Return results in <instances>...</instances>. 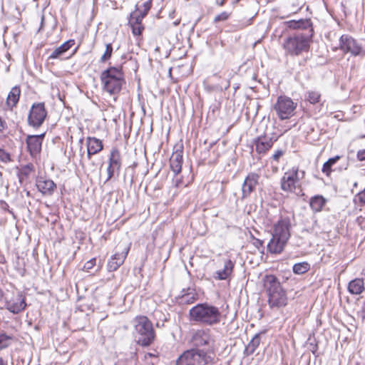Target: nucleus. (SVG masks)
Here are the masks:
<instances>
[{"mask_svg":"<svg viewBox=\"0 0 365 365\" xmlns=\"http://www.w3.org/2000/svg\"><path fill=\"white\" fill-rule=\"evenodd\" d=\"M86 145L87 158L88 160H91L93 155L98 153L103 148L102 141L95 137H88L86 138Z\"/></svg>","mask_w":365,"mask_h":365,"instance_id":"6ab92c4d","label":"nucleus"},{"mask_svg":"<svg viewBox=\"0 0 365 365\" xmlns=\"http://www.w3.org/2000/svg\"><path fill=\"white\" fill-rule=\"evenodd\" d=\"M129 24L132 28V32L135 36H140L143 29V26L141 24H133V21H130Z\"/></svg>","mask_w":365,"mask_h":365,"instance_id":"c9c22d12","label":"nucleus"},{"mask_svg":"<svg viewBox=\"0 0 365 365\" xmlns=\"http://www.w3.org/2000/svg\"><path fill=\"white\" fill-rule=\"evenodd\" d=\"M310 269V264L308 262H303L297 263L293 266V272L297 274L306 273Z\"/></svg>","mask_w":365,"mask_h":365,"instance_id":"c756f323","label":"nucleus"},{"mask_svg":"<svg viewBox=\"0 0 365 365\" xmlns=\"http://www.w3.org/2000/svg\"><path fill=\"white\" fill-rule=\"evenodd\" d=\"M252 244L255 247H256L258 250H260V248H264V242L261 240L257 239L252 236Z\"/></svg>","mask_w":365,"mask_h":365,"instance_id":"37998d69","label":"nucleus"},{"mask_svg":"<svg viewBox=\"0 0 365 365\" xmlns=\"http://www.w3.org/2000/svg\"><path fill=\"white\" fill-rule=\"evenodd\" d=\"M354 201L355 203L359 202L361 205H365V188L354 196Z\"/></svg>","mask_w":365,"mask_h":365,"instance_id":"4c0bfd02","label":"nucleus"},{"mask_svg":"<svg viewBox=\"0 0 365 365\" xmlns=\"http://www.w3.org/2000/svg\"><path fill=\"white\" fill-rule=\"evenodd\" d=\"M0 365H8L7 361L0 357Z\"/></svg>","mask_w":365,"mask_h":365,"instance_id":"09e8293b","label":"nucleus"},{"mask_svg":"<svg viewBox=\"0 0 365 365\" xmlns=\"http://www.w3.org/2000/svg\"><path fill=\"white\" fill-rule=\"evenodd\" d=\"M151 4H152V1L151 0H148L146 1L143 5V9H138V11L139 13H140L141 14H143V16H146L147 14L148 13L149 10L151 8Z\"/></svg>","mask_w":365,"mask_h":365,"instance_id":"e433bc0d","label":"nucleus"},{"mask_svg":"<svg viewBox=\"0 0 365 365\" xmlns=\"http://www.w3.org/2000/svg\"><path fill=\"white\" fill-rule=\"evenodd\" d=\"M103 88L110 94L118 93L125 83L124 75L121 68L109 67L101 74Z\"/></svg>","mask_w":365,"mask_h":365,"instance_id":"20e7f679","label":"nucleus"},{"mask_svg":"<svg viewBox=\"0 0 365 365\" xmlns=\"http://www.w3.org/2000/svg\"><path fill=\"white\" fill-rule=\"evenodd\" d=\"M291 220L288 216H281L274 224L272 238L267 244V250L272 254L281 253L290 237Z\"/></svg>","mask_w":365,"mask_h":365,"instance_id":"f257e3e1","label":"nucleus"},{"mask_svg":"<svg viewBox=\"0 0 365 365\" xmlns=\"http://www.w3.org/2000/svg\"><path fill=\"white\" fill-rule=\"evenodd\" d=\"M191 322L207 326H213L221 322L222 314L218 307L208 303H200L189 311Z\"/></svg>","mask_w":365,"mask_h":365,"instance_id":"f03ea898","label":"nucleus"},{"mask_svg":"<svg viewBox=\"0 0 365 365\" xmlns=\"http://www.w3.org/2000/svg\"><path fill=\"white\" fill-rule=\"evenodd\" d=\"M326 202V199L322 195H315L311 198L309 205L314 212H318L322 211Z\"/></svg>","mask_w":365,"mask_h":365,"instance_id":"393cba45","label":"nucleus"},{"mask_svg":"<svg viewBox=\"0 0 365 365\" xmlns=\"http://www.w3.org/2000/svg\"><path fill=\"white\" fill-rule=\"evenodd\" d=\"M6 127V123L0 117V131H2Z\"/></svg>","mask_w":365,"mask_h":365,"instance_id":"49530a36","label":"nucleus"},{"mask_svg":"<svg viewBox=\"0 0 365 365\" xmlns=\"http://www.w3.org/2000/svg\"><path fill=\"white\" fill-rule=\"evenodd\" d=\"M197 300V295L194 293H187L185 294H183L180 298V303L181 304H192Z\"/></svg>","mask_w":365,"mask_h":365,"instance_id":"2f4dec72","label":"nucleus"},{"mask_svg":"<svg viewBox=\"0 0 365 365\" xmlns=\"http://www.w3.org/2000/svg\"><path fill=\"white\" fill-rule=\"evenodd\" d=\"M118 248L121 250V252H115L108 261L107 267L109 272L117 270L118 268L123 264L129 251V247L127 246H124L122 249L119 246Z\"/></svg>","mask_w":365,"mask_h":365,"instance_id":"2eb2a0df","label":"nucleus"},{"mask_svg":"<svg viewBox=\"0 0 365 365\" xmlns=\"http://www.w3.org/2000/svg\"><path fill=\"white\" fill-rule=\"evenodd\" d=\"M260 343L259 334H256L252 339L250 341L245 348V352L247 355L252 354Z\"/></svg>","mask_w":365,"mask_h":365,"instance_id":"c85d7f7f","label":"nucleus"},{"mask_svg":"<svg viewBox=\"0 0 365 365\" xmlns=\"http://www.w3.org/2000/svg\"><path fill=\"white\" fill-rule=\"evenodd\" d=\"M11 161V154L5 149L0 148V164L6 165Z\"/></svg>","mask_w":365,"mask_h":365,"instance_id":"473e14b6","label":"nucleus"},{"mask_svg":"<svg viewBox=\"0 0 365 365\" xmlns=\"http://www.w3.org/2000/svg\"><path fill=\"white\" fill-rule=\"evenodd\" d=\"M234 267L235 263L231 259H225L223 268L216 271L213 274V277L216 280H226L230 279L233 272Z\"/></svg>","mask_w":365,"mask_h":365,"instance_id":"dca6fc26","label":"nucleus"},{"mask_svg":"<svg viewBox=\"0 0 365 365\" xmlns=\"http://www.w3.org/2000/svg\"><path fill=\"white\" fill-rule=\"evenodd\" d=\"M134 327L138 334V343L143 346L150 345L155 339L153 324L145 316L137 317L134 319Z\"/></svg>","mask_w":365,"mask_h":365,"instance_id":"39448f33","label":"nucleus"},{"mask_svg":"<svg viewBox=\"0 0 365 365\" xmlns=\"http://www.w3.org/2000/svg\"><path fill=\"white\" fill-rule=\"evenodd\" d=\"M277 139H273L267 135L259 136L255 140L256 151L259 154L265 153L272 147L274 142Z\"/></svg>","mask_w":365,"mask_h":365,"instance_id":"f3484780","label":"nucleus"},{"mask_svg":"<svg viewBox=\"0 0 365 365\" xmlns=\"http://www.w3.org/2000/svg\"><path fill=\"white\" fill-rule=\"evenodd\" d=\"M284 155V151L282 150H277L272 155V159L274 161L278 162L279 158Z\"/></svg>","mask_w":365,"mask_h":365,"instance_id":"a18cd8bd","label":"nucleus"},{"mask_svg":"<svg viewBox=\"0 0 365 365\" xmlns=\"http://www.w3.org/2000/svg\"><path fill=\"white\" fill-rule=\"evenodd\" d=\"M96 258H93L88 262H86L83 266V269L89 272L96 264Z\"/></svg>","mask_w":365,"mask_h":365,"instance_id":"a19ab883","label":"nucleus"},{"mask_svg":"<svg viewBox=\"0 0 365 365\" xmlns=\"http://www.w3.org/2000/svg\"><path fill=\"white\" fill-rule=\"evenodd\" d=\"M36 186L38 191L44 195H51L56 189V185L53 180L43 178L37 179Z\"/></svg>","mask_w":365,"mask_h":365,"instance_id":"aec40b11","label":"nucleus"},{"mask_svg":"<svg viewBox=\"0 0 365 365\" xmlns=\"http://www.w3.org/2000/svg\"><path fill=\"white\" fill-rule=\"evenodd\" d=\"M362 274L365 276V268L363 269Z\"/></svg>","mask_w":365,"mask_h":365,"instance_id":"864d4df0","label":"nucleus"},{"mask_svg":"<svg viewBox=\"0 0 365 365\" xmlns=\"http://www.w3.org/2000/svg\"><path fill=\"white\" fill-rule=\"evenodd\" d=\"M20 94V88L18 86L13 87L9 93L6 98L7 106L11 109L15 107L19 101Z\"/></svg>","mask_w":365,"mask_h":365,"instance_id":"b1692460","label":"nucleus"},{"mask_svg":"<svg viewBox=\"0 0 365 365\" xmlns=\"http://www.w3.org/2000/svg\"><path fill=\"white\" fill-rule=\"evenodd\" d=\"M75 44L73 39L68 40L62 45L56 48L49 56V59L58 58L63 56L68 50H69Z\"/></svg>","mask_w":365,"mask_h":365,"instance_id":"4be33fe9","label":"nucleus"},{"mask_svg":"<svg viewBox=\"0 0 365 365\" xmlns=\"http://www.w3.org/2000/svg\"><path fill=\"white\" fill-rule=\"evenodd\" d=\"M339 42L341 50L346 53H350L353 56H358L362 52V48L358 44L355 39L349 35H342L339 39Z\"/></svg>","mask_w":365,"mask_h":365,"instance_id":"9b49d317","label":"nucleus"},{"mask_svg":"<svg viewBox=\"0 0 365 365\" xmlns=\"http://www.w3.org/2000/svg\"><path fill=\"white\" fill-rule=\"evenodd\" d=\"M305 98L312 104L319 103L321 93L316 91H308L306 93Z\"/></svg>","mask_w":365,"mask_h":365,"instance_id":"7c9ffc66","label":"nucleus"},{"mask_svg":"<svg viewBox=\"0 0 365 365\" xmlns=\"http://www.w3.org/2000/svg\"><path fill=\"white\" fill-rule=\"evenodd\" d=\"M45 133L41 135H29L26 143L27 149L32 157L36 158L41 150V145Z\"/></svg>","mask_w":365,"mask_h":365,"instance_id":"ddd939ff","label":"nucleus"},{"mask_svg":"<svg viewBox=\"0 0 365 365\" xmlns=\"http://www.w3.org/2000/svg\"><path fill=\"white\" fill-rule=\"evenodd\" d=\"M226 0H216V4L219 5L220 6H224L225 4Z\"/></svg>","mask_w":365,"mask_h":365,"instance_id":"de8ad7c7","label":"nucleus"},{"mask_svg":"<svg viewBox=\"0 0 365 365\" xmlns=\"http://www.w3.org/2000/svg\"><path fill=\"white\" fill-rule=\"evenodd\" d=\"M283 48L286 54L294 56L307 52L309 48L308 37L302 34H295L284 39Z\"/></svg>","mask_w":365,"mask_h":365,"instance_id":"423d86ee","label":"nucleus"},{"mask_svg":"<svg viewBox=\"0 0 365 365\" xmlns=\"http://www.w3.org/2000/svg\"><path fill=\"white\" fill-rule=\"evenodd\" d=\"M305 176L304 170H299L298 167H293L284 173L280 180L281 189L287 192H295L300 187L299 181Z\"/></svg>","mask_w":365,"mask_h":365,"instance_id":"6e6552de","label":"nucleus"},{"mask_svg":"<svg viewBox=\"0 0 365 365\" xmlns=\"http://www.w3.org/2000/svg\"><path fill=\"white\" fill-rule=\"evenodd\" d=\"M9 207V205L6 202H4V205L2 206V207L4 209H6V207Z\"/></svg>","mask_w":365,"mask_h":365,"instance_id":"3c124183","label":"nucleus"},{"mask_svg":"<svg viewBox=\"0 0 365 365\" xmlns=\"http://www.w3.org/2000/svg\"><path fill=\"white\" fill-rule=\"evenodd\" d=\"M240 1V0H235V1L232 3V4H233V5H235V4H237Z\"/></svg>","mask_w":365,"mask_h":365,"instance_id":"603ef678","label":"nucleus"},{"mask_svg":"<svg viewBox=\"0 0 365 365\" xmlns=\"http://www.w3.org/2000/svg\"><path fill=\"white\" fill-rule=\"evenodd\" d=\"M191 341L197 347L210 346L212 342L210 330L209 329L196 330L192 334Z\"/></svg>","mask_w":365,"mask_h":365,"instance_id":"4468645a","label":"nucleus"},{"mask_svg":"<svg viewBox=\"0 0 365 365\" xmlns=\"http://www.w3.org/2000/svg\"><path fill=\"white\" fill-rule=\"evenodd\" d=\"M230 16V14L227 13V11H223L215 17L214 22L217 23L219 21H225L228 19Z\"/></svg>","mask_w":365,"mask_h":365,"instance_id":"ea45409f","label":"nucleus"},{"mask_svg":"<svg viewBox=\"0 0 365 365\" xmlns=\"http://www.w3.org/2000/svg\"><path fill=\"white\" fill-rule=\"evenodd\" d=\"M364 289V286L362 279L356 278L349 283L348 290L352 294H359Z\"/></svg>","mask_w":365,"mask_h":365,"instance_id":"a878e982","label":"nucleus"},{"mask_svg":"<svg viewBox=\"0 0 365 365\" xmlns=\"http://www.w3.org/2000/svg\"><path fill=\"white\" fill-rule=\"evenodd\" d=\"M12 341V337L5 334H0V351L8 347Z\"/></svg>","mask_w":365,"mask_h":365,"instance_id":"f704fd0d","label":"nucleus"},{"mask_svg":"<svg viewBox=\"0 0 365 365\" xmlns=\"http://www.w3.org/2000/svg\"><path fill=\"white\" fill-rule=\"evenodd\" d=\"M144 17L145 16L136 11L133 14L131 15L130 21H133V24H141V21Z\"/></svg>","mask_w":365,"mask_h":365,"instance_id":"58836bf2","label":"nucleus"},{"mask_svg":"<svg viewBox=\"0 0 365 365\" xmlns=\"http://www.w3.org/2000/svg\"><path fill=\"white\" fill-rule=\"evenodd\" d=\"M115 173H117V169H115L114 168L110 167V165L108 164V166L107 168L108 177H107L106 182H108V180H110L114 176Z\"/></svg>","mask_w":365,"mask_h":365,"instance_id":"79ce46f5","label":"nucleus"},{"mask_svg":"<svg viewBox=\"0 0 365 365\" xmlns=\"http://www.w3.org/2000/svg\"><path fill=\"white\" fill-rule=\"evenodd\" d=\"M212 358L203 351L192 349L185 351L176 361V365H210Z\"/></svg>","mask_w":365,"mask_h":365,"instance_id":"0eeeda50","label":"nucleus"},{"mask_svg":"<svg viewBox=\"0 0 365 365\" xmlns=\"http://www.w3.org/2000/svg\"><path fill=\"white\" fill-rule=\"evenodd\" d=\"M26 307L25 298L22 295H18L6 302V309L14 314H18Z\"/></svg>","mask_w":365,"mask_h":365,"instance_id":"412c9836","label":"nucleus"},{"mask_svg":"<svg viewBox=\"0 0 365 365\" xmlns=\"http://www.w3.org/2000/svg\"><path fill=\"white\" fill-rule=\"evenodd\" d=\"M47 115L43 103H34L31 108L29 116V125L34 128L40 127Z\"/></svg>","mask_w":365,"mask_h":365,"instance_id":"9d476101","label":"nucleus"},{"mask_svg":"<svg viewBox=\"0 0 365 365\" xmlns=\"http://www.w3.org/2000/svg\"><path fill=\"white\" fill-rule=\"evenodd\" d=\"M286 24L287 27L292 29H307L311 26V22L308 19L292 20L287 21Z\"/></svg>","mask_w":365,"mask_h":365,"instance_id":"bb28decb","label":"nucleus"},{"mask_svg":"<svg viewBox=\"0 0 365 365\" xmlns=\"http://www.w3.org/2000/svg\"><path fill=\"white\" fill-rule=\"evenodd\" d=\"M182 153L183 151L182 148L177 149L173 153L170 158V167L175 175L179 174L182 170L183 163Z\"/></svg>","mask_w":365,"mask_h":365,"instance_id":"a211bd4d","label":"nucleus"},{"mask_svg":"<svg viewBox=\"0 0 365 365\" xmlns=\"http://www.w3.org/2000/svg\"><path fill=\"white\" fill-rule=\"evenodd\" d=\"M259 175L255 173H250L245 178L242 185V199L247 198L255 190L258 184Z\"/></svg>","mask_w":365,"mask_h":365,"instance_id":"f8f14e48","label":"nucleus"},{"mask_svg":"<svg viewBox=\"0 0 365 365\" xmlns=\"http://www.w3.org/2000/svg\"><path fill=\"white\" fill-rule=\"evenodd\" d=\"M113 46L112 43H108L106 44V50L102 56L101 57V62H106L109 60L113 54Z\"/></svg>","mask_w":365,"mask_h":365,"instance_id":"72a5a7b5","label":"nucleus"},{"mask_svg":"<svg viewBox=\"0 0 365 365\" xmlns=\"http://www.w3.org/2000/svg\"><path fill=\"white\" fill-rule=\"evenodd\" d=\"M356 158L359 161L365 160V149H361L357 151Z\"/></svg>","mask_w":365,"mask_h":365,"instance_id":"c03bdc74","label":"nucleus"},{"mask_svg":"<svg viewBox=\"0 0 365 365\" xmlns=\"http://www.w3.org/2000/svg\"><path fill=\"white\" fill-rule=\"evenodd\" d=\"M230 87V81H226V83L225 85V88L227 89Z\"/></svg>","mask_w":365,"mask_h":365,"instance_id":"8fccbe9b","label":"nucleus"},{"mask_svg":"<svg viewBox=\"0 0 365 365\" xmlns=\"http://www.w3.org/2000/svg\"><path fill=\"white\" fill-rule=\"evenodd\" d=\"M340 155H336L334 158H329L327 162H325L323 165L322 171L327 175L329 176L331 173L332 172V166L335 165L339 160H340Z\"/></svg>","mask_w":365,"mask_h":365,"instance_id":"cd10ccee","label":"nucleus"},{"mask_svg":"<svg viewBox=\"0 0 365 365\" xmlns=\"http://www.w3.org/2000/svg\"><path fill=\"white\" fill-rule=\"evenodd\" d=\"M108 164L110 167L117 169V173L118 174L121 168V156L120 151L116 148H113L110 151Z\"/></svg>","mask_w":365,"mask_h":365,"instance_id":"5701e85b","label":"nucleus"},{"mask_svg":"<svg viewBox=\"0 0 365 365\" xmlns=\"http://www.w3.org/2000/svg\"><path fill=\"white\" fill-rule=\"evenodd\" d=\"M262 283L268 296V304L271 308H280L287 305L286 291L282 288L280 282L275 275H265L262 278Z\"/></svg>","mask_w":365,"mask_h":365,"instance_id":"7ed1b4c3","label":"nucleus"},{"mask_svg":"<svg viewBox=\"0 0 365 365\" xmlns=\"http://www.w3.org/2000/svg\"><path fill=\"white\" fill-rule=\"evenodd\" d=\"M297 103L293 102L290 98L279 96L274 106V109L281 120H286L294 115Z\"/></svg>","mask_w":365,"mask_h":365,"instance_id":"1a4fd4ad","label":"nucleus"}]
</instances>
